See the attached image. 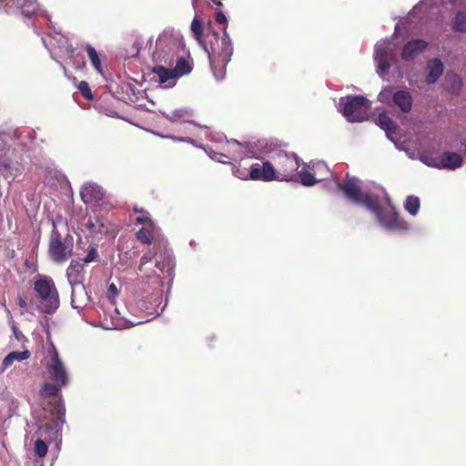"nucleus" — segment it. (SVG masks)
Wrapping results in <instances>:
<instances>
[{"label":"nucleus","mask_w":466,"mask_h":466,"mask_svg":"<svg viewBox=\"0 0 466 466\" xmlns=\"http://www.w3.org/2000/svg\"><path fill=\"white\" fill-rule=\"evenodd\" d=\"M374 62L377 74L384 78L390 72V63L397 61L395 44L389 39H382L374 46Z\"/></svg>","instance_id":"nucleus-9"},{"label":"nucleus","mask_w":466,"mask_h":466,"mask_svg":"<svg viewBox=\"0 0 466 466\" xmlns=\"http://www.w3.org/2000/svg\"><path fill=\"white\" fill-rule=\"evenodd\" d=\"M173 70L176 72V74H177V77H179L190 73L192 67L187 60H186L185 58H179Z\"/></svg>","instance_id":"nucleus-30"},{"label":"nucleus","mask_w":466,"mask_h":466,"mask_svg":"<svg viewBox=\"0 0 466 466\" xmlns=\"http://www.w3.org/2000/svg\"><path fill=\"white\" fill-rule=\"evenodd\" d=\"M221 138H222V135L218 134V137H217V139H218V140H220Z\"/></svg>","instance_id":"nucleus-43"},{"label":"nucleus","mask_w":466,"mask_h":466,"mask_svg":"<svg viewBox=\"0 0 466 466\" xmlns=\"http://www.w3.org/2000/svg\"><path fill=\"white\" fill-rule=\"evenodd\" d=\"M340 112L349 122H363L369 118L370 102L362 96H349L339 100Z\"/></svg>","instance_id":"nucleus-8"},{"label":"nucleus","mask_w":466,"mask_h":466,"mask_svg":"<svg viewBox=\"0 0 466 466\" xmlns=\"http://www.w3.org/2000/svg\"><path fill=\"white\" fill-rule=\"evenodd\" d=\"M173 271V261L167 251L145 253L138 267L139 279L145 284L163 286V279H170Z\"/></svg>","instance_id":"nucleus-3"},{"label":"nucleus","mask_w":466,"mask_h":466,"mask_svg":"<svg viewBox=\"0 0 466 466\" xmlns=\"http://www.w3.org/2000/svg\"><path fill=\"white\" fill-rule=\"evenodd\" d=\"M90 295L85 285L71 288V305L74 309H83L90 302Z\"/></svg>","instance_id":"nucleus-19"},{"label":"nucleus","mask_w":466,"mask_h":466,"mask_svg":"<svg viewBox=\"0 0 466 466\" xmlns=\"http://www.w3.org/2000/svg\"><path fill=\"white\" fill-rule=\"evenodd\" d=\"M462 157L453 152H444L440 159V169L454 170L462 166Z\"/></svg>","instance_id":"nucleus-22"},{"label":"nucleus","mask_w":466,"mask_h":466,"mask_svg":"<svg viewBox=\"0 0 466 466\" xmlns=\"http://www.w3.org/2000/svg\"><path fill=\"white\" fill-rule=\"evenodd\" d=\"M152 72L157 76V82L163 88L173 87L177 80V74L173 69L162 66H155Z\"/></svg>","instance_id":"nucleus-18"},{"label":"nucleus","mask_w":466,"mask_h":466,"mask_svg":"<svg viewBox=\"0 0 466 466\" xmlns=\"http://www.w3.org/2000/svg\"><path fill=\"white\" fill-rule=\"evenodd\" d=\"M72 243L62 242L61 235L58 232L55 222L50 236L48 252L51 258L56 263L66 261L72 255Z\"/></svg>","instance_id":"nucleus-12"},{"label":"nucleus","mask_w":466,"mask_h":466,"mask_svg":"<svg viewBox=\"0 0 466 466\" xmlns=\"http://www.w3.org/2000/svg\"><path fill=\"white\" fill-rule=\"evenodd\" d=\"M35 452L37 456H39L40 458H43L46 456V452H47V445L46 443L38 439L35 441Z\"/></svg>","instance_id":"nucleus-33"},{"label":"nucleus","mask_w":466,"mask_h":466,"mask_svg":"<svg viewBox=\"0 0 466 466\" xmlns=\"http://www.w3.org/2000/svg\"><path fill=\"white\" fill-rule=\"evenodd\" d=\"M30 351H12L8 353L0 365V373L5 372L15 361H23L30 358Z\"/></svg>","instance_id":"nucleus-23"},{"label":"nucleus","mask_w":466,"mask_h":466,"mask_svg":"<svg viewBox=\"0 0 466 466\" xmlns=\"http://www.w3.org/2000/svg\"><path fill=\"white\" fill-rule=\"evenodd\" d=\"M42 40H43V43L45 44V46L47 47V45H46V40H45L44 38H43Z\"/></svg>","instance_id":"nucleus-47"},{"label":"nucleus","mask_w":466,"mask_h":466,"mask_svg":"<svg viewBox=\"0 0 466 466\" xmlns=\"http://www.w3.org/2000/svg\"><path fill=\"white\" fill-rule=\"evenodd\" d=\"M19 1L20 0H0V11L10 14L20 9L21 14L27 18H30L35 15H43L49 23L50 28L54 29V33L56 35L54 39L58 43V47L66 54L73 52L72 46L68 44L67 39L60 35V32L56 31L49 15L46 11L38 8L36 0H25L22 5H19Z\"/></svg>","instance_id":"nucleus-5"},{"label":"nucleus","mask_w":466,"mask_h":466,"mask_svg":"<svg viewBox=\"0 0 466 466\" xmlns=\"http://www.w3.org/2000/svg\"><path fill=\"white\" fill-rule=\"evenodd\" d=\"M266 168L268 169L267 175L264 174L263 169H262V165H260L259 163L253 164L249 169H248L246 167L233 166L232 173L236 177H238L243 180L251 179V180L265 181V178L270 177L268 176V174H269L268 171H271L269 167L267 166Z\"/></svg>","instance_id":"nucleus-14"},{"label":"nucleus","mask_w":466,"mask_h":466,"mask_svg":"<svg viewBox=\"0 0 466 466\" xmlns=\"http://www.w3.org/2000/svg\"><path fill=\"white\" fill-rule=\"evenodd\" d=\"M377 124L386 132L387 137L393 140L392 136L396 133L397 126L387 112H382L379 115Z\"/></svg>","instance_id":"nucleus-24"},{"label":"nucleus","mask_w":466,"mask_h":466,"mask_svg":"<svg viewBox=\"0 0 466 466\" xmlns=\"http://www.w3.org/2000/svg\"><path fill=\"white\" fill-rule=\"evenodd\" d=\"M37 298V309L46 314L55 313L59 306V294L54 280L47 276H39L34 283Z\"/></svg>","instance_id":"nucleus-6"},{"label":"nucleus","mask_w":466,"mask_h":466,"mask_svg":"<svg viewBox=\"0 0 466 466\" xmlns=\"http://www.w3.org/2000/svg\"><path fill=\"white\" fill-rule=\"evenodd\" d=\"M15 336L19 339V336H21V333L15 334Z\"/></svg>","instance_id":"nucleus-48"},{"label":"nucleus","mask_w":466,"mask_h":466,"mask_svg":"<svg viewBox=\"0 0 466 466\" xmlns=\"http://www.w3.org/2000/svg\"><path fill=\"white\" fill-rule=\"evenodd\" d=\"M427 46L428 44L424 40H410L404 45L401 52V58L405 61H411L422 53Z\"/></svg>","instance_id":"nucleus-17"},{"label":"nucleus","mask_w":466,"mask_h":466,"mask_svg":"<svg viewBox=\"0 0 466 466\" xmlns=\"http://www.w3.org/2000/svg\"><path fill=\"white\" fill-rule=\"evenodd\" d=\"M116 313L119 316L121 315L120 311L117 309H116Z\"/></svg>","instance_id":"nucleus-45"},{"label":"nucleus","mask_w":466,"mask_h":466,"mask_svg":"<svg viewBox=\"0 0 466 466\" xmlns=\"http://www.w3.org/2000/svg\"><path fill=\"white\" fill-rule=\"evenodd\" d=\"M65 412L66 409L64 405L57 401L54 407V415H55V424L57 427L59 424H63L65 421Z\"/></svg>","instance_id":"nucleus-31"},{"label":"nucleus","mask_w":466,"mask_h":466,"mask_svg":"<svg viewBox=\"0 0 466 466\" xmlns=\"http://www.w3.org/2000/svg\"><path fill=\"white\" fill-rule=\"evenodd\" d=\"M97 258V251L95 248H91L86 256L84 258L83 261L84 263H90L94 261Z\"/></svg>","instance_id":"nucleus-36"},{"label":"nucleus","mask_w":466,"mask_h":466,"mask_svg":"<svg viewBox=\"0 0 466 466\" xmlns=\"http://www.w3.org/2000/svg\"><path fill=\"white\" fill-rule=\"evenodd\" d=\"M80 196L85 203L97 205L104 198V191L95 183H86L80 190Z\"/></svg>","instance_id":"nucleus-15"},{"label":"nucleus","mask_w":466,"mask_h":466,"mask_svg":"<svg viewBox=\"0 0 466 466\" xmlns=\"http://www.w3.org/2000/svg\"><path fill=\"white\" fill-rule=\"evenodd\" d=\"M86 48L87 56L89 58L94 69L98 74L103 75V68H102L101 60H100L98 53L96 52L95 47H93L90 45H86Z\"/></svg>","instance_id":"nucleus-27"},{"label":"nucleus","mask_w":466,"mask_h":466,"mask_svg":"<svg viewBox=\"0 0 466 466\" xmlns=\"http://www.w3.org/2000/svg\"><path fill=\"white\" fill-rule=\"evenodd\" d=\"M77 88L85 98H86L87 100L93 99V94L91 92V89L89 88L87 82H86V81L79 82V84L77 85Z\"/></svg>","instance_id":"nucleus-34"},{"label":"nucleus","mask_w":466,"mask_h":466,"mask_svg":"<svg viewBox=\"0 0 466 466\" xmlns=\"http://www.w3.org/2000/svg\"><path fill=\"white\" fill-rule=\"evenodd\" d=\"M379 101L384 104H390L391 101L403 113H409L412 106V97L406 89L395 91L392 86L384 87L378 96Z\"/></svg>","instance_id":"nucleus-11"},{"label":"nucleus","mask_w":466,"mask_h":466,"mask_svg":"<svg viewBox=\"0 0 466 466\" xmlns=\"http://www.w3.org/2000/svg\"><path fill=\"white\" fill-rule=\"evenodd\" d=\"M190 29L196 40L198 42L199 45L203 46L205 51L209 56L210 47H208V45L205 43L203 39V25L200 20L198 19V15H195L194 19L192 20Z\"/></svg>","instance_id":"nucleus-26"},{"label":"nucleus","mask_w":466,"mask_h":466,"mask_svg":"<svg viewBox=\"0 0 466 466\" xmlns=\"http://www.w3.org/2000/svg\"><path fill=\"white\" fill-rule=\"evenodd\" d=\"M427 76L426 82L427 84H434L440 78V76L443 74V64L438 58H433L428 61L427 63Z\"/></svg>","instance_id":"nucleus-21"},{"label":"nucleus","mask_w":466,"mask_h":466,"mask_svg":"<svg viewBox=\"0 0 466 466\" xmlns=\"http://www.w3.org/2000/svg\"><path fill=\"white\" fill-rule=\"evenodd\" d=\"M10 177L14 178L15 175H13V174H10L9 176H8V175H6V177H7V178H8V177Z\"/></svg>","instance_id":"nucleus-44"},{"label":"nucleus","mask_w":466,"mask_h":466,"mask_svg":"<svg viewBox=\"0 0 466 466\" xmlns=\"http://www.w3.org/2000/svg\"><path fill=\"white\" fill-rule=\"evenodd\" d=\"M168 137L171 138L174 141H182V142H187V143H190L192 145H195L194 140L192 138L176 137H171V136H169Z\"/></svg>","instance_id":"nucleus-40"},{"label":"nucleus","mask_w":466,"mask_h":466,"mask_svg":"<svg viewBox=\"0 0 466 466\" xmlns=\"http://www.w3.org/2000/svg\"><path fill=\"white\" fill-rule=\"evenodd\" d=\"M63 386H60L56 382H54V383L47 382L43 386V388L41 390V394L46 395V396H56L58 394V391L60 390V389Z\"/></svg>","instance_id":"nucleus-32"},{"label":"nucleus","mask_w":466,"mask_h":466,"mask_svg":"<svg viewBox=\"0 0 466 466\" xmlns=\"http://www.w3.org/2000/svg\"><path fill=\"white\" fill-rule=\"evenodd\" d=\"M421 160L429 167L440 168V160L438 159L429 158L428 157H422Z\"/></svg>","instance_id":"nucleus-38"},{"label":"nucleus","mask_w":466,"mask_h":466,"mask_svg":"<svg viewBox=\"0 0 466 466\" xmlns=\"http://www.w3.org/2000/svg\"><path fill=\"white\" fill-rule=\"evenodd\" d=\"M272 160L274 165L268 161L262 163V169L265 175H267V166L271 170L268 171L270 177L265 178V181H291L295 180L299 176L297 171L299 167V159L296 154L279 150L273 154Z\"/></svg>","instance_id":"nucleus-4"},{"label":"nucleus","mask_w":466,"mask_h":466,"mask_svg":"<svg viewBox=\"0 0 466 466\" xmlns=\"http://www.w3.org/2000/svg\"><path fill=\"white\" fill-rule=\"evenodd\" d=\"M5 149V143L3 139V135L0 134V170H9L11 168L10 163L5 159H2L3 151Z\"/></svg>","instance_id":"nucleus-35"},{"label":"nucleus","mask_w":466,"mask_h":466,"mask_svg":"<svg viewBox=\"0 0 466 466\" xmlns=\"http://www.w3.org/2000/svg\"><path fill=\"white\" fill-rule=\"evenodd\" d=\"M15 336L19 339V336H21V333L15 334Z\"/></svg>","instance_id":"nucleus-49"},{"label":"nucleus","mask_w":466,"mask_h":466,"mask_svg":"<svg viewBox=\"0 0 466 466\" xmlns=\"http://www.w3.org/2000/svg\"><path fill=\"white\" fill-rule=\"evenodd\" d=\"M136 220L137 224L142 226L137 232L138 240L148 245L161 240L160 229L154 224L147 212L140 211V215Z\"/></svg>","instance_id":"nucleus-13"},{"label":"nucleus","mask_w":466,"mask_h":466,"mask_svg":"<svg viewBox=\"0 0 466 466\" xmlns=\"http://www.w3.org/2000/svg\"><path fill=\"white\" fill-rule=\"evenodd\" d=\"M161 114L169 121L171 122H187L191 123L194 126H197L198 128H203L206 130V133L208 134L209 131V128L208 127H200L198 126L196 123L190 120V117L192 116V113L190 110L187 108H179L172 111L170 114L161 112Z\"/></svg>","instance_id":"nucleus-20"},{"label":"nucleus","mask_w":466,"mask_h":466,"mask_svg":"<svg viewBox=\"0 0 466 466\" xmlns=\"http://www.w3.org/2000/svg\"><path fill=\"white\" fill-rule=\"evenodd\" d=\"M160 298L159 296L154 297L152 300L147 302L144 299H139L136 306L130 307L134 318L129 319L125 316L121 317L122 323L117 324L118 329L130 328L149 320L150 318L159 314Z\"/></svg>","instance_id":"nucleus-7"},{"label":"nucleus","mask_w":466,"mask_h":466,"mask_svg":"<svg viewBox=\"0 0 466 466\" xmlns=\"http://www.w3.org/2000/svg\"><path fill=\"white\" fill-rule=\"evenodd\" d=\"M405 209L412 216H415L420 209V199L417 197L410 196L404 204Z\"/></svg>","instance_id":"nucleus-29"},{"label":"nucleus","mask_w":466,"mask_h":466,"mask_svg":"<svg viewBox=\"0 0 466 466\" xmlns=\"http://www.w3.org/2000/svg\"><path fill=\"white\" fill-rule=\"evenodd\" d=\"M210 157L218 162L226 163V161L223 158H227V155L223 153H213V155H210Z\"/></svg>","instance_id":"nucleus-39"},{"label":"nucleus","mask_w":466,"mask_h":466,"mask_svg":"<svg viewBox=\"0 0 466 466\" xmlns=\"http://www.w3.org/2000/svg\"><path fill=\"white\" fill-rule=\"evenodd\" d=\"M215 21L224 25L223 33L217 32L212 35L210 41L209 64L217 80H223L226 76V66L233 55V42L227 31L228 18L222 11L215 13Z\"/></svg>","instance_id":"nucleus-2"},{"label":"nucleus","mask_w":466,"mask_h":466,"mask_svg":"<svg viewBox=\"0 0 466 466\" xmlns=\"http://www.w3.org/2000/svg\"><path fill=\"white\" fill-rule=\"evenodd\" d=\"M17 305H18L21 309H25V308L27 306V303H26V300H25L23 297L19 296V297L17 298Z\"/></svg>","instance_id":"nucleus-41"},{"label":"nucleus","mask_w":466,"mask_h":466,"mask_svg":"<svg viewBox=\"0 0 466 466\" xmlns=\"http://www.w3.org/2000/svg\"><path fill=\"white\" fill-rule=\"evenodd\" d=\"M66 276L71 288L77 287V285H84V263L72 260L66 268Z\"/></svg>","instance_id":"nucleus-16"},{"label":"nucleus","mask_w":466,"mask_h":466,"mask_svg":"<svg viewBox=\"0 0 466 466\" xmlns=\"http://www.w3.org/2000/svg\"><path fill=\"white\" fill-rule=\"evenodd\" d=\"M217 5H218V6H222V3H221V2H218V3H217Z\"/></svg>","instance_id":"nucleus-46"},{"label":"nucleus","mask_w":466,"mask_h":466,"mask_svg":"<svg viewBox=\"0 0 466 466\" xmlns=\"http://www.w3.org/2000/svg\"><path fill=\"white\" fill-rule=\"evenodd\" d=\"M245 146L237 140L227 141L226 147L224 148L227 152V158L231 160L241 159L244 157Z\"/></svg>","instance_id":"nucleus-25"},{"label":"nucleus","mask_w":466,"mask_h":466,"mask_svg":"<svg viewBox=\"0 0 466 466\" xmlns=\"http://www.w3.org/2000/svg\"><path fill=\"white\" fill-rule=\"evenodd\" d=\"M452 28L457 32L466 31V12L461 11L456 14Z\"/></svg>","instance_id":"nucleus-28"},{"label":"nucleus","mask_w":466,"mask_h":466,"mask_svg":"<svg viewBox=\"0 0 466 466\" xmlns=\"http://www.w3.org/2000/svg\"><path fill=\"white\" fill-rule=\"evenodd\" d=\"M85 65V63L83 61H81L79 63V65L77 66L78 68H81L83 66Z\"/></svg>","instance_id":"nucleus-42"},{"label":"nucleus","mask_w":466,"mask_h":466,"mask_svg":"<svg viewBox=\"0 0 466 466\" xmlns=\"http://www.w3.org/2000/svg\"><path fill=\"white\" fill-rule=\"evenodd\" d=\"M299 177L301 184L306 187L332 178L335 186L342 191L349 200L365 206L375 215L380 225L385 229H409L408 224L399 218L384 188L378 185L370 184L363 187L360 179L349 175L346 180L340 183L334 177L327 165L321 161L305 166L299 172Z\"/></svg>","instance_id":"nucleus-1"},{"label":"nucleus","mask_w":466,"mask_h":466,"mask_svg":"<svg viewBox=\"0 0 466 466\" xmlns=\"http://www.w3.org/2000/svg\"><path fill=\"white\" fill-rule=\"evenodd\" d=\"M46 368L50 379L60 386L68 383L69 376L55 345L50 342L46 358Z\"/></svg>","instance_id":"nucleus-10"},{"label":"nucleus","mask_w":466,"mask_h":466,"mask_svg":"<svg viewBox=\"0 0 466 466\" xmlns=\"http://www.w3.org/2000/svg\"><path fill=\"white\" fill-rule=\"evenodd\" d=\"M35 466H44L43 462L39 463L38 465H35Z\"/></svg>","instance_id":"nucleus-50"},{"label":"nucleus","mask_w":466,"mask_h":466,"mask_svg":"<svg viewBox=\"0 0 466 466\" xmlns=\"http://www.w3.org/2000/svg\"><path fill=\"white\" fill-rule=\"evenodd\" d=\"M117 293L116 286L114 283H111L107 289V298L112 303H114V299L117 296Z\"/></svg>","instance_id":"nucleus-37"}]
</instances>
